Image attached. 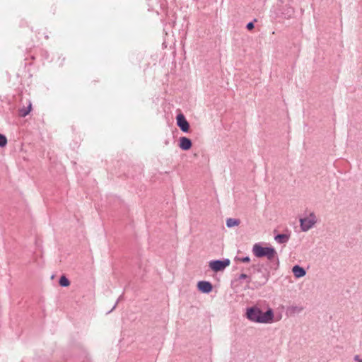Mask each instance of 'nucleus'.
<instances>
[{"label":"nucleus","instance_id":"1","mask_svg":"<svg viewBox=\"0 0 362 362\" xmlns=\"http://www.w3.org/2000/svg\"><path fill=\"white\" fill-rule=\"evenodd\" d=\"M252 253L257 258L267 257L269 268L276 270L279 267V259L276 249L273 246H262L260 243L252 247Z\"/></svg>","mask_w":362,"mask_h":362},{"label":"nucleus","instance_id":"2","mask_svg":"<svg viewBox=\"0 0 362 362\" xmlns=\"http://www.w3.org/2000/svg\"><path fill=\"white\" fill-rule=\"evenodd\" d=\"M246 317L251 322L262 324L272 323L274 320V311L269 308L265 312L257 305L247 307L245 311Z\"/></svg>","mask_w":362,"mask_h":362},{"label":"nucleus","instance_id":"3","mask_svg":"<svg viewBox=\"0 0 362 362\" xmlns=\"http://www.w3.org/2000/svg\"><path fill=\"white\" fill-rule=\"evenodd\" d=\"M230 264V260L228 258H223L220 259H212L209 262V269L214 272H219L225 270Z\"/></svg>","mask_w":362,"mask_h":362},{"label":"nucleus","instance_id":"4","mask_svg":"<svg viewBox=\"0 0 362 362\" xmlns=\"http://www.w3.org/2000/svg\"><path fill=\"white\" fill-rule=\"evenodd\" d=\"M254 268H255L257 272L260 273L261 275V285L263 286L267 284L269 277H270V270L269 266L268 263L267 264H258L257 265H253Z\"/></svg>","mask_w":362,"mask_h":362},{"label":"nucleus","instance_id":"5","mask_svg":"<svg viewBox=\"0 0 362 362\" xmlns=\"http://www.w3.org/2000/svg\"><path fill=\"white\" fill-rule=\"evenodd\" d=\"M299 222L300 230L306 232L314 226L316 223V216L313 212H311L309 217L300 218Z\"/></svg>","mask_w":362,"mask_h":362},{"label":"nucleus","instance_id":"6","mask_svg":"<svg viewBox=\"0 0 362 362\" xmlns=\"http://www.w3.org/2000/svg\"><path fill=\"white\" fill-rule=\"evenodd\" d=\"M177 125L180 129L185 132L188 133L189 132L190 125L189 122L187 120L185 116L182 113H179L176 116Z\"/></svg>","mask_w":362,"mask_h":362},{"label":"nucleus","instance_id":"7","mask_svg":"<svg viewBox=\"0 0 362 362\" xmlns=\"http://www.w3.org/2000/svg\"><path fill=\"white\" fill-rule=\"evenodd\" d=\"M197 290L204 294H209L213 291V284L209 281H199L197 284Z\"/></svg>","mask_w":362,"mask_h":362},{"label":"nucleus","instance_id":"8","mask_svg":"<svg viewBox=\"0 0 362 362\" xmlns=\"http://www.w3.org/2000/svg\"><path fill=\"white\" fill-rule=\"evenodd\" d=\"M178 146L180 148L182 151H188L192 146V140L186 136H181L179 139Z\"/></svg>","mask_w":362,"mask_h":362},{"label":"nucleus","instance_id":"9","mask_svg":"<svg viewBox=\"0 0 362 362\" xmlns=\"http://www.w3.org/2000/svg\"><path fill=\"white\" fill-rule=\"evenodd\" d=\"M292 272L293 274V276L296 279L302 278V277L305 276L306 274L305 269L303 267H301L298 264H295L292 267Z\"/></svg>","mask_w":362,"mask_h":362},{"label":"nucleus","instance_id":"10","mask_svg":"<svg viewBox=\"0 0 362 362\" xmlns=\"http://www.w3.org/2000/svg\"><path fill=\"white\" fill-rule=\"evenodd\" d=\"M303 310V307L298 305H291L286 308V315L287 316H294L296 314L301 313Z\"/></svg>","mask_w":362,"mask_h":362},{"label":"nucleus","instance_id":"11","mask_svg":"<svg viewBox=\"0 0 362 362\" xmlns=\"http://www.w3.org/2000/svg\"><path fill=\"white\" fill-rule=\"evenodd\" d=\"M290 239L289 233H276L274 235V240L279 244H286Z\"/></svg>","mask_w":362,"mask_h":362},{"label":"nucleus","instance_id":"12","mask_svg":"<svg viewBox=\"0 0 362 362\" xmlns=\"http://www.w3.org/2000/svg\"><path fill=\"white\" fill-rule=\"evenodd\" d=\"M33 110L32 103L30 101L28 102V104L26 107L23 106L20 108L18 110V115L21 117H25L27 115L30 114V112Z\"/></svg>","mask_w":362,"mask_h":362},{"label":"nucleus","instance_id":"13","mask_svg":"<svg viewBox=\"0 0 362 362\" xmlns=\"http://www.w3.org/2000/svg\"><path fill=\"white\" fill-rule=\"evenodd\" d=\"M283 10L281 15L284 18H291L294 13V10L292 7L286 6L283 8Z\"/></svg>","mask_w":362,"mask_h":362},{"label":"nucleus","instance_id":"14","mask_svg":"<svg viewBox=\"0 0 362 362\" xmlns=\"http://www.w3.org/2000/svg\"><path fill=\"white\" fill-rule=\"evenodd\" d=\"M240 221L238 218H228L226 221V225L228 228H233L239 226Z\"/></svg>","mask_w":362,"mask_h":362},{"label":"nucleus","instance_id":"15","mask_svg":"<svg viewBox=\"0 0 362 362\" xmlns=\"http://www.w3.org/2000/svg\"><path fill=\"white\" fill-rule=\"evenodd\" d=\"M71 282L69 279L64 275L62 274L59 279V285L61 287H68Z\"/></svg>","mask_w":362,"mask_h":362},{"label":"nucleus","instance_id":"16","mask_svg":"<svg viewBox=\"0 0 362 362\" xmlns=\"http://www.w3.org/2000/svg\"><path fill=\"white\" fill-rule=\"evenodd\" d=\"M8 140L6 136L0 133V148H4L7 145Z\"/></svg>","mask_w":362,"mask_h":362},{"label":"nucleus","instance_id":"17","mask_svg":"<svg viewBox=\"0 0 362 362\" xmlns=\"http://www.w3.org/2000/svg\"><path fill=\"white\" fill-rule=\"evenodd\" d=\"M257 21V19L254 18L252 21L248 22L245 26L246 29L248 30L249 31L252 30L255 28V23H256Z\"/></svg>","mask_w":362,"mask_h":362},{"label":"nucleus","instance_id":"18","mask_svg":"<svg viewBox=\"0 0 362 362\" xmlns=\"http://www.w3.org/2000/svg\"><path fill=\"white\" fill-rule=\"evenodd\" d=\"M124 298V293H122L119 297L118 298V299L117 300L116 303H115L114 306L112 307V308L108 311L107 313H110L117 306V303H119V301L122 300V299Z\"/></svg>","mask_w":362,"mask_h":362},{"label":"nucleus","instance_id":"19","mask_svg":"<svg viewBox=\"0 0 362 362\" xmlns=\"http://www.w3.org/2000/svg\"><path fill=\"white\" fill-rule=\"evenodd\" d=\"M240 262L243 263H249L250 262V257L249 256L242 257L240 259Z\"/></svg>","mask_w":362,"mask_h":362},{"label":"nucleus","instance_id":"20","mask_svg":"<svg viewBox=\"0 0 362 362\" xmlns=\"http://www.w3.org/2000/svg\"><path fill=\"white\" fill-rule=\"evenodd\" d=\"M250 279L249 276L246 274H244V273H242L241 274L239 275V276L238 277L237 279L238 280H245V279Z\"/></svg>","mask_w":362,"mask_h":362},{"label":"nucleus","instance_id":"21","mask_svg":"<svg viewBox=\"0 0 362 362\" xmlns=\"http://www.w3.org/2000/svg\"><path fill=\"white\" fill-rule=\"evenodd\" d=\"M354 360L357 362H362V359L360 358V356L358 355H356L354 356Z\"/></svg>","mask_w":362,"mask_h":362},{"label":"nucleus","instance_id":"22","mask_svg":"<svg viewBox=\"0 0 362 362\" xmlns=\"http://www.w3.org/2000/svg\"><path fill=\"white\" fill-rule=\"evenodd\" d=\"M240 258H241V257L236 256V257H235L234 260H235V261H240Z\"/></svg>","mask_w":362,"mask_h":362}]
</instances>
